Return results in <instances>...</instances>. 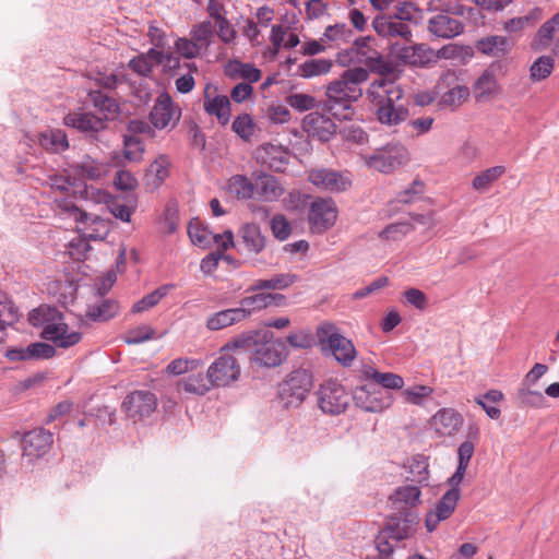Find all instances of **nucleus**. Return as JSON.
Instances as JSON below:
<instances>
[{"instance_id":"obj_1","label":"nucleus","mask_w":559,"mask_h":559,"mask_svg":"<svg viewBox=\"0 0 559 559\" xmlns=\"http://www.w3.org/2000/svg\"><path fill=\"white\" fill-rule=\"evenodd\" d=\"M367 94L381 124L394 127L407 119L408 108L403 103L404 90L400 84L381 78L370 84Z\"/></svg>"},{"instance_id":"obj_2","label":"nucleus","mask_w":559,"mask_h":559,"mask_svg":"<svg viewBox=\"0 0 559 559\" xmlns=\"http://www.w3.org/2000/svg\"><path fill=\"white\" fill-rule=\"evenodd\" d=\"M369 79L368 70L356 67L343 72L338 80L326 86L324 108L338 119H348L352 104L362 95L361 84Z\"/></svg>"},{"instance_id":"obj_3","label":"nucleus","mask_w":559,"mask_h":559,"mask_svg":"<svg viewBox=\"0 0 559 559\" xmlns=\"http://www.w3.org/2000/svg\"><path fill=\"white\" fill-rule=\"evenodd\" d=\"M28 321L33 326L41 329V338L60 348L74 346L82 338L80 332L69 330L62 313L55 307L41 305L33 309L28 314Z\"/></svg>"},{"instance_id":"obj_4","label":"nucleus","mask_w":559,"mask_h":559,"mask_svg":"<svg viewBox=\"0 0 559 559\" xmlns=\"http://www.w3.org/2000/svg\"><path fill=\"white\" fill-rule=\"evenodd\" d=\"M419 524L418 513L406 510L388 519L385 526L374 538V545L381 559H388L399 543L412 537Z\"/></svg>"},{"instance_id":"obj_5","label":"nucleus","mask_w":559,"mask_h":559,"mask_svg":"<svg viewBox=\"0 0 559 559\" xmlns=\"http://www.w3.org/2000/svg\"><path fill=\"white\" fill-rule=\"evenodd\" d=\"M371 41L369 36L356 38L349 48L337 53L336 61L343 67L350 63L364 64L380 75L392 74L394 67L371 46Z\"/></svg>"},{"instance_id":"obj_6","label":"nucleus","mask_w":559,"mask_h":559,"mask_svg":"<svg viewBox=\"0 0 559 559\" xmlns=\"http://www.w3.org/2000/svg\"><path fill=\"white\" fill-rule=\"evenodd\" d=\"M227 348L248 349L251 352L250 360L261 367L272 368L280 366L286 358L283 342H265L258 345L252 336L235 338L226 345Z\"/></svg>"},{"instance_id":"obj_7","label":"nucleus","mask_w":559,"mask_h":559,"mask_svg":"<svg viewBox=\"0 0 559 559\" xmlns=\"http://www.w3.org/2000/svg\"><path fill=\"white\" fill-rule=\"evenodd\" d=\"M313 385L309 370L299 368L293 370L278 384L277 399L285 408H295L302 404Z\"/></svg>"},{"instance_id":"obj_8","label":"nucleus","mask_w":559,"mask_h":559,"mask_svg":"<svg viewBox=\"0 0 559 559\" xmlns=\"http://www.w3.org/2000/svg\"><path fill=\"white\" fill-rule=\"evenodd\" d=\"M408 160V152L400 143L388 144L377 148L371 155L365 156V163L369 168L383 174H389L401 167Z\"/></svg>"},{"instance_id":"obj_9","label":"nucleus","mask_w":559,"mask_h":559,"mask_svg":"<svg viewBox=\"0 0 559 559\" xmlns=\"http://www.w3.org/2000/svg\"><path fill=\"white\" fill-rule=\"evenodd\" d=\"M317 399L319 408L329 415L344 413L350 401V396L345 388L335 380L322 383L317 391Z\"/></svg>"},{"instance_id":"obj_10","label":"nucleus","mask_w":559,"mask_h":559,"mask_svg":"<svg viewBox=\"0 0 559 559\" xmlns=\"http://www.w3.org/2000/svg\"><path fill=\"white\" fill-rule=\"evenodd\" d=\"M319 336L322 342H326V348L341 365L352 366L357 352L350 340L340 334L332 325L322 326Z\"/></svg>"},{"instance_id":"obj_11","label":"nucleus","mask_w":559,"mask_h":559,"mask_svg":"<svg viewBox=\"0 0 559 559\" xmlns=\"http://www.w3.org/2000/svg\"><path fill=\"white\" fill-rule=\"evenodd\" d=\"M352 400L358 408L368 413L383 412L391 406L393 401L389 392L370 382L357 386L353 392Z\"/></svg>"},{"instance_id":"obj_12","label":"nucleus","mask_w":559,"mask_h":559,"mask_svg":"<svg viewBox=\"0 0 559 559\" xmlns=\"http://www.w3.org/2000/svg\"><path fill=\"white\" fill-rule=\"evenodd\" d=\"M337 207L331 198H316L308 212V223L310 230L314 234H323L332 226L337 219Z\"/></svg>"},{"instance_id":"obj_13","label":"nucleus","mask_w":559,"mask_h":559,"mask_svg":"<svg viewBox=\"0 0 559 559\" xmlns=\"http://www.w3.org/2000/svg\"><path fill=\"white\" fill-rule=\"evenodd\" d=\"M308 180L318 189L330 193H341L348 190L352 179L347 174L331 168H316L308 173Z\"/></svg>"},{"instance_id":"obj_14","label":"nucleus","mask_w":559,"mask_h":559,"mask_svg":"<svg viewBox=\"0 0 559 559\" xmlns=\"http://www.w3.org/2000/svg\"><path fill=\"white\" fill-rule=\"evenodd\" d=\"M52 442L53 435L44 428H36L25 432L22 438L23 459L27 463L33 464L49 452Z\"/></svg>"},{"instance_id":"obj_15","label":"nucleus","mask_w":559,"mask_h":559,"mask_svg":"<svg viewBox=\"0 0 559 559\" xmlns=\"http://www.w3.org/2000/svg\"><path fill=\"white\" fill-rule=\"evenodd\" d=\"M240 376V366L234 356L223 354L207 368V377L213 386H226Z\"/></svg>"},{"instance_id":"obj_16","label":"nucleus","mask_w":559,"mask_h":559,"mask_svg":"<svg viewBox=\"0 0 559 559\" xmlns=\"http://www.w3.org/2000/svg\"><path fill=\"white\" fill-rule=\"evenodd\" d=\"M157 407L155 394L148 390L133 391L122 402V409L134 420L150 416Z\"/></svg>"},{"instance_id":"obj_17","label":"nucleus","mask_w":559,"mask_h":559,"mask_svg":"<svg viewBox=\"0 0 559 559\" xmlns=\"http://www.w3.org/2000/svg\"><path fill=\"white\" fill-rule=\"evenodd\" d=\"M460 499V489H449L436 503L433 510L427 513L425 526L428 532H433L441 521L449 519L455 510Z\"/></svg>"},{"instance_id":"obj_18","label":"nucleus","mask_w":559,"mask_h":559,"mask_svg":"<svg viewBox=\"0 0 559 559\" xmlns=\"http://www.w3.org/2000/svg\"><path fill=\"white\" fill-rule=\"evenodd\" d=\"M336 128L330 117L318 111H312L302 119V130L321 142H328L336 133Z\"/></svg>"},{"instance_id":"obj_19","label":"nucleus","mask_w":559,"mask_h":559,"mask_svg":"<svg viewBox=\"0 0 559 559\" xmlns=\"http://www.w3.org/2000/svg\"><path fill=\"white\" fill-rule=\"evenodd\" d=\"M255 158L271 170L283 171L289 162V154L282 145L264 143L255 150Z\"/></svg>"},{"instance_id":"obj_20","label":"nucleus","mask_w":559,"mask_h":559,"mask_svg":"<svg viewBox=\"0 0 559 559\" xmlns=\"http://www.w3.org/2000/svg\"><path fill=\"white\" fill-rule=\"evenodd\" d=\"M391 55L404 64L423 67L429 61L428 49L425 45H401L392 43Z\"/></svg>"},{"instance_id":"obj_21","label":"nucleus","mask_w":559,"mask_h":559,"mask_svg":"<svg viewBox=\"0 0 559 559\" xmlns=\"http://www.w3.org/2000/svg\"><path fill=\"white\" fill-rule=\"evenodd\" d=\"M176 114L177 112L174 108L169 94L160 92L150 112V121L156 129L162 130L168 127L174 119H179V114L177 117Z\"/></svg>"},{"instance_id":"obj_22","label":"nucleus","mask_w":559,"mask_h":559,"mask_svg":"<svg viewBox=\"0 0 559 559\" xmlns=\"http://www.w3.org/2000/svg\"><path fill=\"white\" fill-rule=\"evenodd\" d=\"M56 354L55 346L35 342L25 347H14L7 350V357L12 361L49 359Z\"/></svg>"},{"instance_id":"obj_23","label":"nucleus","mask_w":559,"mask_h":559,"mask_svg":"<svg viewBox=\"0 0 559 559\" xmlns=\"http://www.w3.org/2000/svg\"><path fill=\"white\" fill-rule=\"evenodd\" d=\"M373 29L382 37H401L407 41L412 38V31L408 24L393 16H377L372 22Z\"/></svg>"},{"instance_id":"obj_24","label":"nucleus","mask_w":559,"mask_h":559,"mask_svg":"<svg viewBox=\"0 0 559 559\" xmlns=\"http://www.w3.org/2000/svg\"><path fill=\"white\" fill-rule=\"evenodd\" d=\"M285 302V296L281 294L259 293L243 297L239 301L238 310L243 312V320L252 312L260 311L269 306H281Z\"/></svg>"},{"instance_id":"obj_25","label":"nucleus","mask_w":559,"mask_h":559,"mask_svg":"<svg viewBox=\"0 0 559 559\" xmlns=\"http://www.w3.org/2000/svg\"><path fill=\"white\" fill-rule=\"evenodd\" d=\"M284 194V188L274 176L261 173L254 180V197L263 202H274Z\"/></svg>"},{"instance_id":"obj_26","label":"nucleus","mask_w":559,"mask_h":559,"mask_svg":"<svg viewBox=\"0 0 559 559\" xmlns=\"http://www.w3.org/2000/svg\"><path fill=\"white\" fill-rule=\"evenodd\" d=\"M63 122L67 127L85 133H96L105 130L107 127L106 119L91 112H70L64 117Z\"/></svg>"},{"instance_id":"obj_27","label":"nucleus","mask_w":559,"mask_h":559,"mask_svg":"<svg viewBox=\"0 0 559 559\" xmlns=\"http://www.w3.org/2000/svg\"><path fill=\"white\" fill-rule=\"evenodd\" d=\"M431 425L440 436H453L462 427L463 417L453 408H441L432 417Z\"/></svg>"},{"instance_id":"obj_28","label":"nucleus","mask_w":559,"mask_h":559,"mask_svg":"<svg viewBox=\"0 0 559 559\" xmlns=\"http://www.w3.org/2000/svg\"><path fill=\"white\" fill-rule=\"evenodd\" d=\"M418 484H407L397 487L391 496L394 509L401 513L406 510H414L420 504L421 491Z\"/></svg>"},{"instance_id":"obj_29","label":"nucleus","mask_w":559,"mask_h":559,"mask_svg":"<svg viewBox=\"0 0 559 559\" xmlns=\"http://www.w3.org/2000/svg\"><path fill=\"white\" fill-rule=\"evenodd\" d=\"M464 29L463 24L454 17L447 14H438L428 21V31L440 38H453L460 35Z\"/></svg>"},{"instance_id":"obj_30","label":"nucleus","mask_w":559,"mask_h":559,"mask_svg":"<svg viewBox=\"0 0 559 559\" xmlns=\"http://www.w3.org/2000/svg\"><path fill=\"white\" fill-rule=\"evenodd\" d=\"M207 86L205 88L203 107L206 114L215 116L222 126H226L230 120V100L226 95L211 96Z\"/></svg>"},{"instance_id":"obj_31","label":"nucleus","mask_w":559,"mask_h":559,"mask_svg":"<svg viewBox=\"0 0 559 559\" xmlns=\"http://www.w3.org/2000/svg\"><path fill=\"white\" fill-rule=\"evenodd\" d=\"M362 376L374 386L380 385L382 390H400L404 385V380L401 376L393 372H380L370 366H366L362 369Z\"/></svg>"},{"instance_id":"obj_32","label":"nucleus","mask_w":559,"mask_h":559,"mask_svg":"<svg viewBox=\"0 0 559 559\" xmlns=\"http://www.w3.org/2000/svg\"><path fill=\"white\" fill-rule=\"evenodd\" d=\"M72 170L81 179L99 180L108 173V164L85 156L72 166Z\"/></svg>"},{"instance_id":"obj_33","label":"nucleus","mask_w":559,"mask_h":559,"mask_svg":"<svg viewBox=\"0 0 559 559\" xmlns=\"http://www.w3.org/2000/svg\"><path fill=\"white\" fill-rule=\"evenodd\" d=\"M499 84L496 75L491 70H485L483 74L476 80L474 85L475 98L479 102L488 100L499 93Z\"/></svg>"},{"instance_id":"obj_34","label":"nucleus","mask_w":559,"mask_h":559,"mask_svg":"<svg viewBox=\"0 0 559 559\" xmlns=\"http://www.w3.org/2000/svg\"><path fill=\"white\" fill-rule=\"evenodd\" d=\"M243 320V312L237 308H229L211 314L206 320L210 331H219Z\"/></svg>"},{"instance_id":"obj_35","label":"nucleus","mask_w":559,"mask_h":559,"mask_svg":"<svg viewBox=\"0 0 559 559\" xmlns=\"http://www.w3.org/2000/svg\"><path fill=\"white\" fill-rule=\"evenodd\" d=\"M225 74L231 79L241 78L248 83H255L261 79L262 72L251 63L230 60L225 66Z\"/></svg>"},{"instance_id":"obj_36","label":"nucleus","mask_w":559,"mask_h":559,"mask_svg":"<svg viewBox=\"0 0 559 559\" xmlns=\"http://www.w3.org/2000/svg\"><path fill=\"white\" fill-rule=\"evenodd\" d=\"M240 237L246 249L251 253H260L265 248V237L257 224H246L240 229Z\"/></svg>"},{"instance_id":"obj_37","label":"nucleus","mask_w":559,"mask_h":559,"mask_svg":"<svg viewBox=\"0 0 559 559\" xmlns=\"http://www.w3.org/2000/svg\"><path fill=\"white\" fill-rule=\"evenodd\" d=\"M475 47L484 55L500 57L509 51L510 44L506 37L493 35L477 40Z\"/></svg>"},{"instance_id":"obj_38","label":"nucleus","mask_w":559,"mask_h":559,"mask_svg":"<svg viewBox=\"0 0 559 559\" xmlns=\"http://www.w3.org/2000/svg\"><path fill=\"white\" fill-rule=\"evenodd\" d=\"M559 28V12L551 19L546 21L537 31L533 41L532 48L536 51L544 50L549 47L555 32Z\"/></svg>"},{"instance_id":"obj_39","label":"nucleus","mask_w":559,"mask_h":559,"mask_svg":"<svg viewBox=\"0 0 559 559\" xmlns=\"http://www.w3.org/2000/svg\"><path fill=\"white\" fill-rule=\"evenodd\" d=\"M428 459L425 455L417 454L414 455L408 462H407V469L409 473V476H407V479L412 483L418 484V485H428L429 480V471H428Z\"/></svg>"},{"instance_id":"obj_40","label":"nucleus","mask_w":559,"mask_h":559,"mask_svg":"<svg viewBox=\"0 0 559 559\" xmlns=\"http://www.w3.org/2000/svg\"><path fill=\"white\" fill-rule=\"evenodd\" d=\"M515 400L522 407L540 409L547 406L545 395L540 391L533 390L530 386L519 385L515 392Z\"/></svg>"},{"instance_id":"obj_41","label":"nucleus","mask_w":559,"mask_h":559,"mask_svg":"<svg viewBox=\"0 0 559 559\" xmlns=\"http://www.w3.org/2000/svg\"><path fill=\"white\" fill-rule=\"evenodd\" d=\"M39 144L53 153L62 152L69 147L67 134L60 129H51L39 134Z\"/></svg>"},{"instance_id":"obj_42","label":"nucleus","mask_w":559,"mask_h":559,"mask_svg":"<svg viewBox=\"0 0 559 559\" xmlns=\"http://www.w3.org/2000/svg\"><path fill=\"white\" fill-rule=\"evenodd\" d=\"M168 167V157L159 155L147 168V185L154 189L158 188L169 175Z\"/></svg>"},{"instance_id":"obj_43","label":"nucleus","mask_w":559,"mask_h":559,"mask_svg":"<svg viewBox=\"0 0 559 559\" xmlns=\"http://www.w3.org/2000/svg\"><path fill=\"white\" fill-rule=\"evenodd\" d=\"M119 310L118 304L110 299H105L99 304L90 305L86 310V317L92 321L105 322L114 318Z\"/></svg>"},{"instance_id":"obj_44","label":"nucleus","mask_w":559,"mask_h":559,"mask_svg":"<svg viewBox=\"0 0 559 559\" xmlns=\"http://www.w3.org/2000/svg\"><path fill=\"white\" fill-rule=\"evenodd\" d=\"M297 281V275L289 273L276 274L267 280H258L249 290L285 289Z\"/></svg>"},{"instance_id":"obj_45","label":"nucleus","mask_w":559,"mask_h":559,"mask_svg":"<svg viewBox=\"0 0 559 559\" xmlns=\"http://www.w3.org/2000/svg\"><path fill=\"white\" fill-rule=\"evenodd\" d=\"M51 187L61 192L79 193L81 198L87 194V187L71 175H57L50 178Z\"/></svg>"},{"instance_id":"obj_46","label":"nucleus","mask_w":559,"mask_h":559,"mask_svg":"<svg viewBox=\"0 0 559 559\" xmlns=\"http://www.w3.org/2000/svg\"><path fill=\"white\" fill-rule=\"evenodd\" d=\"M90 100L100 112L104 114L106 121L119 111V105L115 98L109 97L100 91H92L88 94Z\"/></svg>"},{"instance_id":"obj_47","label":"nucleus","mask_w":559,"mask_h":559,"mask_svg":"<svg viewBox=\"0 0 559 559\" xmlns=\"http://www.w3.org/2000/svg\"><path fill=\"white\" fill-rule=\"evenodd\" d=\"M19 319L17 309L0 290V342L4 338V331Z\"/></svg>"},{"instance_id":"obj_48","label":"nucleus","mask_w":559,"mask_h":559,"mask_svg":"<svg viewBox=\"0 0 559 559\" xmlns=\"http://www.w3.org/2000/svg\"><path fill=\"white\" fill-rule=\"evenodd\" d=\"M175 286L173 284H165L145 295L142 299L136 301L132 307V312L140 313L156 306Z\"/></svg>"},{"instance_id":"obj_49","label":"nucleus","mask_w":559,"mask_h":559,"mask_svg":"<svg viewBox=\"0 0 559 559\" xmlns=\"http://www.w3.org/2000/svg\"><path fill=\"white\" fill-rule=\"evenodd\" d=\"M230 193L238 199L248 200L254 198V182L245 175H235L228 180Z\"/></svg>"},{"instance_id":"obj_50","label":"nucleus","mask_w":559,"mask_h":559,"mask_svg":"<svg viewBox=\"0 0 559 559\" xmlns=\"http://www.w3.org/2000/svg\"><path fill=\"white\" fill-rule=\"evenodd\" d=\"M214 25L211 20L202 21L191 28V38L204 50H206L214 37Z\"/></svg>"},{"instance_id":"obj_51","label":"nucleus","mask_w":559,"mask_h":559,"mask_svg":"<svg viewBox=\"0 0 559 559\" xmlns=\"http://www.w3.org/2000/svg\"><path fill=\"white\" fill-rule=\"evenodd\" d=\"M542 15V11L538 8L533 9L528 14L510 19L504 22L503 28L506 32L519 33L530 26H533Z\"/></svg>"},{"instance_id":"obj_52","label":"nucleus","mask_w":559,"mask_h":559,"mask_svg":"<svg viewBox=\"0 0 559 559\" xmlns=\"http://www.w3.org/2000/svg\"><path fill=\"white\" fill-rule=\"evenodd\" d=\"M179 385L188 393L204 395L213 386L206 376L202 373L191 374L182 379Z\"/></svg>"},{"instance_id":"obj_53","label":"nucleus","mask_w":559,"mask_h":559,"mask_svg":"<svg viewBox=\"0 0 559 559\" xmlns=\"http://www.w3.org/2000/svg\"><path fill=\"white\" fill-rule=\"evenodd\" d=\"M354 33L345 23H336L325 27L320 40L332 41L336 45L347 43L352 39Z\"/></svg>"},{"instance_id":"obj_54","label":"nucleus","mask_w":559,"mask_h":559,"mask_svg":"<svg viewBox=\"0 0 559 559\" xmlns=\"http://www.w3.org/2000/svg\"><path fill=\"white\" fill-rule=\"evenodd\" d=\"M504 170L503 166H493L481 171L473 179V188L479 192L488 190L491 183L503 175Z\"/></svg>"},{"instance_id":"obj_55","label":"nucleus","mask_w":559,"mask_h":559,"mask_svg":"<svg viewBox=\"0 0 559 559\" xmlns=\"http://www.w3.org/2000/svg\"><path fill=\"white\" fill-rule=\"evenodd\" d=\"M332 62L328 59H309L299 66L302 78H312L330 72Z\"/></svg>"},{"instance_id":"obj_56","label":"nucleus","mask_w":559,"mask_h":559,"mask_svg":"<svg viewBox=\"0 0 559 559\" xmlns=\"http://www.w3.org/2000/svg\"><path fill=\"white\" fill-rule=\"evenodd\" d=\"M554 70V59L550 56L538 57L530 68V78L533 82L547 79Z\"/></svg>"},{"instance_id":"obj_57","label":"nucleus","mask_w":559,"mask_h":559,"mask_svg":"<svg viewBox=\"0 0 559 559\" xmlns=\"http://www.w3.org/2000/svg\"><path fill=\"white\" fill-rule=\"evenodd\" d=\"M214 34L217 35L218 39L225 44H235L237 38V31L235 29L231 22L227 19V15L214 21Z\"/></svg>"},{"instance_id":"obj_58","label":"nucleus","mask_w":559,"mask_h":559,"mask_svg":"<svg viewBox=\"0 0 559 559\" xmlns=\"http://www.w3.org/2000/svg\"><path fill=\"white\" fill-rule=\"evenodd\" d=\"M468 97V87L464 85H456L441 96L440 104L445 107L455 108L467 100Z\"/></svg>"},{"instance_id":"obj_59","label":"nucleus","mask_w":559,"mask_h":559,"mask_svg":"<svg viewBox=\"0 0 559 559\" xmlns=\"http://www.w3.org/2000/svg\"><path fill=\"white\" fill-rule=\"evenodd\" d=\"M286 103L299 112L308 111L317 106V99L310 94L290 93L286 96Z\"/></svg>"},{"instance_id":"obj_60","label":"nucleus","mask_w":559,"mask_h":559,"mask_svg":"<svg viewBox=\"0 0 559 559\" xmlns=\"http://www.w3.org/2000/svg\"><path fill=\"white\" fill-rule=\"evenodd\" d=\"M124 157L130 162H140L144 153V143L134 135L123 136Z\"/></svg>"},{"instance_id":"obj_61","label":"nucleus","mask_w":559,"mask_h":559,"mask_svg":"<svg viewBox=\"0 0 559 559\" xmlns=\"http://www.w3.org/2000/svg\"><path fill=\"white\" fill-rule=\"evenodd\" d=\"M150 60V62L154 61L156 64H163L165 68L168 69H175L179 68L180 60L178 57L173 55L171 52H165L163 50H159L155 46L146 53H144Z\"/></svg>"},{"instance_id":"obj_62","label":"nucleus","mask_w":559,"mask_h":559,"mask_svg":"<svg viewBox=\"0 0 559 559\" xmlns=\"http://www.w3.org/2000/svg\"><path fill=\"white\" fill-rule=\"evenodd\" d=\"M233 131L242 140L248 141L254 132V123L250 115L243 114L235 118Z\"/></svg>"},{"instance_id":"obj_63","label":"nucleus","mask_w":559,"mask_h":559,"mask_svg":"<svg viewBox=\"0 0 559 559\" xmlns=\"http://www.w3.org/2000/svg\"><path fill=\"white\" fill-rule=\"evenodd\" d=\"M155 337V330L146 324L128 331L124 342L129 345L141 344Z\"/></svg>"},{"instance_id":"obj_64","label":"nucleus","mask_w":559,"mask_h":559,"mask_svg":"<svg viewBox=\"0 0 559 559\" xmlns=\"http://www.w3.org/2000/svg\"><path fill=\"white\" fill-rule=\"evenodd\" d=\"M270 227L273 236L280 241L286 240L292 234V225L283 214L274 215Z\"/></svg>"}]
</instances>
